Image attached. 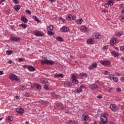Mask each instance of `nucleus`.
Returning <instances> with one entry per match:
<instances>
[{"instance_id":"f257e3e1","label":"nucleus","mask_w":124,"mask_h":124,"mask_svg":"<svg viewBox=\"0 0 124 124\" xmlns=\"http://www.w3.org/2000/svg\"><path fill=\"white\" fill-rule=\"evenodd\" d=\"M108 116V113H104L103 115L101 116L100 121L99 122L100 124H108V119L107 117Z\"/></svg>"},{"instance_id":"f03ea898","label":"nucleus","mask_w":124,"mask_h":124,"mask_svg":"<svg viewBox=\"0 0 124 124\" xmlns=\"http://www.w3.org/2000/svg\"><path fill=\"white\" fill-rule=\"evenodd\" d=\"M77 77H78V74H73L72 75V78L71 80L73 84H76L77 85L79 83V81L77 80Z\"/></svg>"},{"instance_id":"7ed1b4c3","label":"nucleus","mask_w":124,"mask_h":124,"mask_svg":"<svg viewBox=\"0 0 124 124\" xmlns=\"http://www.w3.org/2000/svg\"><path fill=\"white\" fill-rule=\"evenodd\" d=\"M41 64H49L50 65H52L55 63V62L53 61H50L47 59H45L44 61H41Z\"/></svg>"},{"instance_id":"20e7f679","label":"nucleus","mask_w":124,"mask_h":124,"mask_svg":"<svg viewBox=\"0 0 124 124\" xmlns=\"http://www.w3.org/2000/svg\"><path fill=\"white\" fill-rule=\"evenodd\" d=\"M81 118L83 122H87V121H89V119H90V116H89L88 113L85 112L82 115Z\"/></svg>"},{"instance_id":"39448f33","label":"nucleus","mask_w":124,"mask_h":124,"mask_svg":"<svg viewBox=\"0 0 124 124\" xmlns=\"http://www.w3.org/2000/svg\"><path fill=\"white\" fill-rule=\"evenodd\" d=\"M102 65L103 66H109L110 64H111V63H110V62L108 60H103L101 61L100 62Z\"/></svg>"},{"instance_id":"423d86ee","label":"nucleus","mask_w":124,"mask_h":124,"mask_svg":"<svg viewBox=\"0 0 124 124\" xmlns=\"http://www.w3.org/2000/svg\"><path fill=\"white\" fill-rule=\"evenodd\" d=\"M109 108L110 110L113 111V112H116V111H118V110H119V107L114 104H110L109 106Z\"/></svg>"},{"instance_id":"0eeeda50","label":"nucleus","mask_w":124,"mask_h":124,"mask_svg":"<svg viewBox=\"0 0 124 124\" xmlns=\"http://www.w3.org/2000/svg\"><path fill=\"white\" fill-rule=\"evenodd\" d=\"M83 89H85V86L83 85H80L78 88L75 90V93H80L83 91Z\"/></svg>"},{"instance_id":"6e6552de","label":"nucleus","mask_w":124,"mask_h":124,"mask_svg":"<svg viewBox=\"0 0 124 124\" xmlns=\"http://www.w3.org/2000/svg\"><path fill=\"white\" fill-rule=\"evenodd\" d=\"M56 108L58 110H62L64 109V105L61 103H58L56 106Z\"/></svg>"},{"instance_id":"1a4fd4ad","label":"nucleus","mask_w":124,"mask_h":124,"mask_svg":"<svg viewBox=\"0 0 124 124\" xmlns=\"http://www.w3.org/2000/svg\"><path fill=\"white\" fill-rule=\"evenodd\" d=\"M10 40L11 41H14L15 42H18L21 40V38L19 37L12 36L10 37Z\"/></svg>"},{"instance_id":"9d476101","label":"nucleus","mask_w":124,"mask_h":124,"mask_svg":"<svg viewBox=\"0 0 124 124\" xmlns=\"http://www.w3.org/2000/svg\"><path fill=\"white\" fill-rule=\"evenodd\" d=\"M16 112L18 113V114H20V115H23L25 113V110H24L23 108H17L16 109Z\"/></svg>"},{"instance_id":"9b49d317","label":"nucleus","mask_w":124,"mask_h":124,"mask_svg":"<svg viewBox=\"0 0 124 124\" xmlns=\"http://www.w3.org/2000/svg\"><path fill=\"white\" fill-rule=\"evenodd\" d=\"M60 31L62 32H67L69 31V28L66 26H62L60 29Z\"/></svg>"},{"instance_id":"f8f14e48","label":"nucleus","mask_w":124,"mask_h":124,"mask_svg":"<svg viewBox=\"0 0 124 124\" xmlns=\"http://www.w3.org/2000/svg\"><path fill=\"white\" fill-rule=\"evenodd\" d=\"M9 79L11 80V81H13V80H16V81H19V79L17 78V76L15 74H13L10 76Z\"/></svg>"},{"instance_id":"ddd939ff","label":"nucleus","mask_w":124,"mask_h":124,"mask_svg":"<svg viewBox=\"0 0 124 124\" xmlns=\"http://www.w3.org/2000/svg\"><path fill=\"white\" fill-rule=\"evenodd\" d=\"M87 44L92 45V44H93V43H94V39L93 38H89L87 40Z\"/></svg>"},{"instance_id":"4468645a","label":"nucleus","mask_w":124,"mask_h":124,"mask_svg":"<svg viewBox=\"0 0 124 124\" xmlns=\"http://www.w3.org/2000/svg\"><path fill=\"white\" fill-rule=\"evenodd\" d=\"M80 31H82L83 32H89V30L87 27L83 26L80 29Z\"/></svg>"},{"instance_id":"2eb2a0df","label":"nucleus","mask_w":124,"mask_h":124,"mask_svg":"<svg viewBox=\"0 0 124 124\" xmlns=\"http://www.w3.org/2000/svg\"><path fill=\"white\" fill-rule=\"evenodd\" d=\"M94 36L96 39H101L102 38L101 34L98 32L94 33Z\"/></svg>"},{"instance_id":"dca6fc26","label":"nucleus","mask_w":124,"mask_h":124,"mask_svg":"<svg viewBox=\"0 0 124 124\" xmlns=\"http://www.w3.org/2000/svg\"><path fill=\"white\" fill-rule=\"evenodd\" d=\"M89 88L90 89H91V90H93V89H98V86L97 85V84L94 83L93 84H91L89 86Z\"/></svg>"},{"instance_id":"f3484780","label":"nucleus","mask_w":124,"mask_h":124,"mask_svg":"<svg viewBox=\"0 0 124 124\" xmlns=\"http://www.w3.org/2000/svg\"><path fill=\"white\" fill-rule=\"evenodd\" d=\"M117 42V38H113L110 41V44L111 46H114V44Z\"/></svg>"},{"instance_id":"a211bd4d","label":"nucleus","mask_w":124,"mask_h":124,"mask_svg":"<svg viewBox=\"0 0 124 124\" xmlns=\"http://www.w3.org/2000/svg\"><path fill=\"white\" fill-rule=\"evenodd\" d=\"M64 87H71L72 86V82L69 81H65L64 83Z\"/></svg>"},{"instance_id":"6ab92c4d","label":"nucleus","mask_w":124,"mask_h":124,"mask_svg":"<svg viewBox=\"0 0 124 124\" xmlns=\"http://www.w3.org/2000/svg\"><path fill=\"white\" fill-rule=\"evenodd\" d=\"M115 36L120 37V36H122L124 34V32L123 31H117L115 32Z\"/></svg>"},{"instance_id":"aec40b11","label":"nucleus","mask_w":124,"mask_h":124,"mask_svg":"<svg viewBox=\"0 0 124 124\" xmlns=\"http://www.w3.org/2000/svg\"><path fill=\"white\" fill-rule=\"evenodd\" d=\"M64 77V75L63 74H59L54 75V78H63Z\"/></svg>"},{"instance_id":"412c9836","label":"nucleus","mask_w":124,"mask_h":124,"mask_svg":"<svg viewBox=\"0 0 124 124\" xmlns=\"http://www.w3.org/2000/svg\"><path fill=\"white\" fill-rule=\"evenodd\" d=\"M111 56H113V57H119V52L117 51H112L111 52Z\"/></svg>"},{"instance_id":"4be33fe9","label":"nucleus","mask_w":124,"mask_h":124,"mask_svg":"<svg viewBox=\"0 0 124 124\" xmlns=\"http://www.w3.org/2000/svg\"><path fill=\"white\" fill-rule=\"evenodd\" d=\"M76 24L78 25H81L83 23V19L82 18H79L76 20Z\"/></svg>"},{"instance_id":"5701e85b","label":"nucleus","mask_w":124,"mask_h":124,"mask_svg":"<svg viewBox=\"0 0 124 124\" xmlns=\"http://www.w3.org/2000/svg\"><path fill=\"white\" fill-rule=\"evenodd\" d=\"M30 71L33 72L35 71V68H34L32 66H28V69Z\"/></svg>"},{"instance_id":"b1692460","label":"nucleus","mask_w":124,"mask_h":124,"mask_svg":"<svg viewBox=\"0 0 124 124\" xmlns=\"http://www.w3.org/2000/svg\"><path fill=\"white\" fill-rule=\"evenodd\" d=\"M21 21L23 22V23H28V19L25 17V16H21Z\"/></svg>"},{"instance_id":"393cba45","label":"nucleus","mask_w":124,"mask_h":124,"mask_svg":"<svg viewBox=\"0 0 124 124\" xmlns=\"http://www.w3.org/2000/svg\"><path fill=\"white\" fill-rule=\"evenodd\" d=\"M14 9L16 11H19V10L21 9V7L20 6V5H16L14 7Z\"/></svg>"},{"instance_id":"a878e982","label":"nucleus","mask_w":124,"mask_h":124,"mask_svg":"<svg viewBox=\"0 0 124 124\" xmlns=\"http://www.w3.org/2000/svg\"><path fill=\"white\" fill-rule=\"evenodd\" d=\"M34 35L36 36H43V34L41 33V32H40V31H38L37 32H36L35 33H34Z\"/></svg>"},{"instance_id":"bb28decb","label":"nucleus","mask_w":124,"mask_h":124,"mask_svg":"<svg viewBox=\"0 0 124 124\" xmlns=\"http://www.w3.org/2000/svg\"><path fill=\"white\" fill-rule=\"evenodd\" d=\"M41 82L42 83V84H47L48 83V80L45 78H42L41 79Z\"/></svg>"},{"instance_id":"cd10ccee","label":"nucleus","mask_w":124,"mask_h":124,"mask_svg":"<svg viewBox=\"0 0 124 124\" xmlns=\"http://www.w3.org/2000/svg\"><path fill=\"white\" fill-rule=\"evenodd\" d=\"M66 19L67 21H71L72 19V16L71 15H67L66 16Z\"/></svg>"},{"instance_id":"c85d7f7f","label":"nucleus","mask_w":124,"mask_h":124,"mask_svg":"<svg viewBox=\"0 0 124 124\" xmlns=\"http://www.w3.org/2000/svg\"><path fill=\"white\" fill-rule=\"evenodd\" d=\"M46 30L47 31H52L54 30V27L53 26V25H50L49 26L47 27Z\"/></svg>"},{"instance_id":"c756f323","label":"nucleus","mask_w":124,"mask_h":124,"mask_svg":"<svg viewBox=\"0 0 124 124\" xmlns=\"http://www.w3.org/2000/svg\"><path fill=\"white\" fill-rule=\"evenodd\" d=\"M108 5H110V6H113V5H114V0H109L108 1Z\"/></svg>"},{"instance_id":"7c9ffc66","label":"nucleus","mask_w":124,"mask_h":124,"mask_svg":"<svg viewBox=\"0 0 124 124\" xmlns=\"http://www.w3.org/2000/svg\"><path fill=\"white\" fill-rule=\"evenodd\" d=\"M56 39L57 41H60V42H62V41H63V38L60 36L56 37Z\"/></svg>"},{"instance_id":"2f4dec72","label":"nucleus","mask_w":124,"mask_h":124,"mask_svg":"<svg viewBox=\"0 0 124 124\" xmlns=\"http://www.w3.org/2000/svg\"><path fill=\"white\" fill-rule=\"evenodd\" d=\"M119 20L122 22H124V15H122L119 16Z\"/></svg>"},{"instance_id":"473e14b6","label":"nucleus","mask_w":124,"mask_h":124,"mask_svg":"<svg viewBox=\"0 0 124 124\" xmlns=\"http://www.w3.org/2000/svg\"><path fill=\"white\" fill-rule=\"evenodd\" d=\"M6 53L9 55H12V53H13V50H6Z\"/></svg>"},{"instance_id":"72a5a7b5","label":"nucleus","mask_w":124,"mask_h":124,"mask_svg":"<svg viewBox=\"0 0 124 124\" xmlns=\"http://www.w3.org/2000/svg\"><path fill=\"white\" fill-rule=\"evenodd\" d=\"M81 76L83 78H88V74L86 73H82L81 74Z\"/></svg>"},{"instance_id":"f704fd0d","label":"nucleus","mask_w":124,"mask_h":124,"mask_svg":"<svg viewBox=\"0 0 124 124\" xmlns=\"http://www.w3.org/2000/svg\"><path fill=\"white\" fill-rule=\"evenodd\" d=\"M19 27H22V28H23V29H26L27 28V27H28V25H27V24H25L24 23L19 24Z\"/></svg>"},{"instance_id":"c9c22d12","label":"nucleus","mask_w":124,"mask_h":124,"mask_svg":"<svg viewBox=\"0 0 124 124\" xmlns=\"http://www.w3.org/2000/svg\"><path fill=\"white\" fill-rule=\"evenodd\" d=\"M7 121L9 122H12L13 121V117L12 116H10L7 117Z\"/></svg>"},{"instance_id":"e433bc0d","label":"nucleus","mask_w":124,"mask_h":124,"mask_svg":"<svg viewBox=\"0 0 124 124\" xmlns=\"http://www.w3.org/2000/svg\"><path fill=\"white\" fill-rule=\"evenodd\" d=\"M39 103H40V104H47V101H45L42 100H40L39 101Z\"/></svg>"},{"instance_id":"4c0bfd02","label":"nucleus","mask_w":124,"mask_h":124,"mask_svg":"<svg viewBox=\"0 0 124 124\" xmlns=\"http://www.w3.org/2000/svg\"><path fill=\"white\" fill-rule=\"evenodd\" d=\"M47 33L48 35H54V34H55V33L54 32L50 31H47Z\"/></svg>"},{"instance_id":"58836bf2","label":"nucleus","mask_w":124,"mask_h":124,"mask_svg":"<svg viewBox=\"0 0 124 124\" xmlns=\"http://www.w3.org/2000/svg\"><path fill=\"white\" fill-rule=\"evenodd\" d=\"M49 85H47V84H45L44 86V88L45 90H46V91H49Z\"/></svg>"},{"instance_id":"ea45409f","label":"nucleus","mask_w":124,"mask_h":124,"mask_svg":"<svg viewBox=\"0 0 124 124\" xmlns=\"http://www.w3.org/2000/svg\"><path fill=\"white\" fill-rule=\"evenodd\" d=\"M112 80L114 81L115 83H118V79L117 78V77H115V76L114 77H113Z\"/></svg>"},{"instance_id":"a19ab883","label":"nucleus","mask_w":124,"mask_h":124,"mask_svg":"<svg viewBox=\"0 0 124 124\" xmlns=\"http://www.w3.org/2000/svg\"><path fill=\"white\" fill-rule=\"evenodd\" d=\"M115 76V75H112V74H109L108 75V78L109 79H110V80H112L113 78H114V77Z\"/></svg>"},{"instance_id":"79ce46f5","label":"nucleus","mask_w":124,"mask_h":124,"mask_svg":"<svg viewBox=\"0 0 124 124\" xmlns=\"http://www.w3.org/2000/svg\"><path fill=\"white\" fill-rule=\"evenodd\" d=\"M32 17L33 18H34L35 21L36 22H37L38 23H39L40 22V21L37 19V17L36 16H34Z\"/></svg>"},{"instance_id":"37998d69","label":"nucleus","mask_w":124,"mask_h":124,"mask_svg":"<svg viewBox=\"0 0 124 124\" xmlns=\"http://www.w3.org/2000/svg\"><path fill=\"white\" fill-rule=\"evenodd\" d=\"M35 86L37 87V89L38 90H41V86H40L39 84L36 83Z\"/></svg>"},{"instance_id":"c03bdc74","label":"nucleus","mask_w":124,"mask_h":124,"mask_svg":"<svg viewBox=\"0 0 124 124\" xmlns=\"http://www.w3.org/2000/svg\"><path fill=\"white\" fill-rule=\"evenodd\" d=\"M97 66V63H94L92 65V67L93 68H96Z\"/></svg>"},{"instance_id":"a18cd8bd","label":"nucleus","mask_w":124,"mask_h":124,"mask_svg":"<svg viewBox=\"0 0 124 124\" xmlns=\"http://www.w3.org/2000/svg\"><path fill=\"white\" fill-rule=\"evenodd\" d=\"M59 20H61V21H62V22L63 23H65V19H64L62 18V17H59Z\"/></svg>"},{"instance_id":"49530a36","label":"nucleus","mask_w":124,"mask_h":124,"mask_svg":"<svg viewBox=\"0 0 124 124\" xmlns=\"http://www.w3.org/2000/svg\"><path fill=\"white\" fill-rule=\"evenodd\" d=\"M103 74H104V75H108V74H109V72L108 71H104V72H103Z\"/></svg>"},{"instance_id":"de8ad7c7","label":"nucleus","mask_w":124,"mask_h":124,"mask_svg":"<svg viewBox=\"0 0 124 124\" xmlns=\"http://www.w3.org/2000/svg\"><path fill=\"white\" fill-rule=\"evenodd\" d=\"M26 13H28L30 15H31V11H30L29 10H26Z\"/></svg>"},{"instance_id":"09e8293b","label":"nucleus","mask_w":124,"mask_h":124,"mask_svg":"<svg viewBox=\"0 0 124 124\" xmlns=\"http://www.w3.org/2000/svg\"><path fill=\"white\" fill-rule=\"evenodd\" d=\"M20 89L22 91H25V90H26V87L25 86H22L21 87H20Z\"/></svg>"},{"instance_id":"8fccbe9b","label":"nucleus","mask_w":124,"mask_h":124,"mask_svg":"<svg viewBox=\"0 0 124 124\" xmlns=\"http://www.w3.org/2000/svg\"><path fill=\"white\" fill-rule=\"evenodd\" d=\"M31 95V94H30V93H26L24 96H26L27 97H29V96H30Z\"/></svg>"},{"instance_id":"3c124183","label":"nucleus","mask_w":124,"mask_h":124,"mask_svg":"<svg viewBox=\"0 0 124 124\" xmlns=\"http://www.w3.org/2000/svg\"><path fill=\"white\" fill-rule=\"evenodd\" d=\"M120 50L122 52H124V46L120 47Z\"/></svg>"},{"instance_id":"603ef678","label":"nucleus","mask_w":124,"mask_h":124,"mask_svg":"<svg viewBox=\"0 0 124 124\" xmlns=\"http://www.w3.org/2000/svg\"><path fill=\"white\" fill-rule=\"evenodd\" d=\"M14 2V3H16V4H18L19 2H18V0H12Z\"/></svg>"},{"instance_id":"864d4df0","label":"nucleus","mask_w":124,"mask_h":124,"mask_svg":"<svg viewBox=\"0 0 124 124\" xmlns=\"http://www.w3.org/2000/svg\"><path fill=\"white\" fill-rule=\"evenodd\" d=\"M103 49L104 50H107L108 49V46H103Z\"/></svg>"},{"instance_id":"5fc2aeb1","label":"nucleus","mask_w":124,"mask_h":124,"mask_svg":"<svg viewBox=\"0 0 124 124\" xmlns=\"http://www.w3.org/2000/svg\"><path fill=\"white\" fill-rule=\"evenodd\" d=\"M72 20H76V16L74 15L73 16H72Z\"/></svg>"},{"instance_id":"6e6d98bb","label":"nucleus","mask_w":124,"mask_h":124,"mask_svg":"<svg viewBox=\"0 0 124 124\" xmlns=\"http://www.w3.org/2000/svg\"><path fill=\"white\" fill-rule=\"evenodd\" d=\"M97 98H98L99 99H101V98H102V96H101V95H98V96H97Z\"/></svg>"},{"instance_id":"4d7b16f0","label":"nucleus","mask_w":124,"mask_h":124,"mask_svg":"<svg viewBox=\"0 0 124 124\" xmlns=\"http://www.w3.org/2000/svg\"><path fill=\"white\" fill-rule=\"evenodd\" d=\"M65 113L66 114H68V113H69V110L68 109H65Z\"/></svg>"},{"instance_id":"13d9d810","label":"nucleus","mask_w":124,"mask_h":124,"mask_svg":"<svg viewBox=\"0 0 124 124\" xmlns=\"http://www.w3.org/2000/svg\"><path fill=\"white\" fill-rule=\"evenodd\" d=\"M18 60L19 62H22V61H24V58H19Z\"/></svg>"},{"instance_id":"bf43d9fd","label":"nucleus","mask_w":124,"mask_h":124,"mask_svg":"<svg viewBox=\"0 0 124 124\" xmlns=\"http://www.w3.org/2000/svg\"><path fill=\"white\" fill-rule=\"evenodd\" d=\"M116 91H117V92H121V91H122V90H121V88H116Z\"/></svg>"},{"instance_id":"052dcab7","label":"nucleus","mask_w":124,"mask_h":124,"mask_svg":"<svg viewBox=\"0 0 124 124\" xmlns=\"http://www.w3.org/2000/svg\"><path fill=\"white\" fill-rule=\"evenodd\" d=\"M29 65H24V66H23V67H24V68H29Z\"/></svg>"},{"instance_id":"680f3d73","label":"nucleus","mask_w":124,"mask_h":124,"mask_svg":"<svg viewBox=\"0 0 124 124\" xmlns=\"http://www.w3.org/2000/svg\"><path fill=\"white\" fill-rule=\"evenodd\" d=\"M104 6H105V7H107V8L109 7V4L108 3L107 4H105Z\"/></svg>"},{"instance_id":"e2e57ef3","label":"nucleus","mask_w":124,"mask_h":124,"mask_svg":"<svg viewBox=\"0 0 124 124\" xmlns=\"http://www.w3.org/2000/svg\"><path fill=\"white\" fill-rule=\"evenodd\" d=\"M89 69H90V70H93V66H89L88 67Z\"/></svg>"},{"instance_id":"0e129e2a","label":"nucleus","mask_w":124,"mask_h":124,"mask_svg":"<svg viewBox=\"0 0 124 124\" xmlns=\"http://www.w3.org/2000/svg\"><path fill=\"white\" fill-rule=\"evenodd\" d=\"M109 92H113V88H110L108 89Z\"/></svg>"},{"instance_id":"69168bd1","label":"nucleus","mask_w":124,"mask_h":124,"mask_svg":"<svg viewBox=\"0 0 124 124\" xmlns=\"http://www.w3.org/2000/svg\"><path fill=\"white\" fill-rule=\"evenodd\" d=\"M8 62L9 63V64H11V63H12V61L11 60H9L8 61Z\"/></svg>"},{"instance_id":"338daca9","label":"nucleus","mask_w":124,"mask_h":124,"mask_svg":"<svg viewBox=\"0 0 124 124\" xmlns=\"http://www.w3.org/2000/svg\"><path fill=\"white\" fill-rule=\"evenodd\" d=\"M0 75H3V72L2 71H0Z\"/></svg>"},{"instance_id":"774afa93","label":"nucleus","mask_w":124,"mask_h":124,"mask_svg":"<svg viewBox=\"0 0 124 124\" xmlns=\"http://www.w3.org/2000/svg\"><path fill=\"white\" fill-rule=\"evenodd\" d=\"M109 124H115V123H114L113 122H109Z\"/></svg>"}]
</instances>
